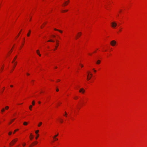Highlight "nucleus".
Segmentation results:
<instances>
[{"instance_id":"nucleus-5","label":"nucleus","mask_w":147,"mask_h":147,"mask_svg":"<svg viewBox=\"0 0 147 147\" xmlns=\"http://www.w3.org/2000/svg\"><path fill=\"white\" fill-rule=\"evenodd\" d=\"M111 24L112 27L113 28L115 27L117 25V23L115 22H112L111 23Z\"/></svg>"},{"instance_id":"nucleus-48","label":"nucleus","mask_w":147,"mask_h":147,"mask_svg":"<svg viewBox=\"0 0 147 147\" xmlns=\"http://www.w3.org/2000/svg\"><path fill=\"white\" fill-rule=\"evenodd\" d=\"M5 87H3V89H5Z\"/></svg>"},{"instance_id":"nucleus-40","label":"nucleus","mask_w":147,"mask_h":147,"mask_svg":"<svg viewBox=\"0 0 147 147\" xmlns=\"http://www.w3.org/2000/svg\"><path fill=\"white\" fill-rule=\"evenodd\" d=\"M10 87H13V86L12 85H11Z\"/></svg>"},{"instance_id":"nucleus-53","label":"nucleus","mask_w":147,"mask_h":147,"mask_svg":"<svg viewBox=\"0 0 147 147\" xmlns=\"http://www.w3.org/2000/svg\"><path fill=\"white\" fill-rule=\"evenodd\" d=\"M89 54L90 55H91V54Z\"/></svg>"},{"instance_id":"nucleus-26","label":"nucleus","mask_w":147,"mask_h":147,"mask_svg":"<svg viewBox=\"0 0 147 147\" xmlns=\"http://www.w3.org/2000/svg\"><path fill=\"white\" fill-rule=\"evenodd\" d=\"M18 130V129H16V130H15L14 131V132H13V134H15V133Z\"/></svg>"},{"instance_id":"nucleus-17","label":"nucleus","mask_w":147,"mask_h":147,"mask_svg":"<svg viewBox=\"0 0 147 147\" xmlns=\"http://www.w3.org/2000/svg\"><path fill=\"white\" fill-rule=\"evenodd\" d=\"M5 109L4 108H3L2 109V110H1V112H4L5 111Z\"/></svg>"},{"instance_id":"nucleus-51","label":"nucleus","mask_w":147,"mask_h":147,"mask_svg":"<svg viewBox=\"0 0 147 147\" xmlns=\"http://www.w3.org/2000/svg\"><path fill=\"white\" fill-rule=\"evenodd\" d=\"M41 28H42V26H41Z\"/></svg>"},{"instance_id":"nucleus-38","label":"nucleus","mask_w":147,"mask_h":147,"mask_svg":"<svg viewBox=\"0 0 147 147\" xmlns=\"http://www.w3.org/2000/svg\"><path fill=\"white\" fill-rule=\"evenodd\" d=\"M32 138H33L32 137L30 138V140H32Z\"/></svg>"},{"instance_id":"nucleus-52","label":"nucleus","mask_w":147,"mask_h":147,"mask_svg":"<svg viewBox=\"0 0 147 147\" xmlns=\"http://www.w3.org/2000/svg\"><path fill=\"white\" fill-rule=\"evenodd\" d=\"M119 31H121V30H119Z\"/></svg>"},{"instance_id":"nucleus-21","label":"nucleus","mask_w":147,"mask_h":147,"mask_svg":"<svg viewBox=\"0 0 147 147\" xmlns=\"http://www.w3.org/2000/svg\"><path fill=\"white\" fill-rule=\"evenodd\" d=\"M39 131L38 130H37L35 131V133L36 134H38V133L39 132Z\"/></svg>"},{"instance_id":"nucleus-12","label":"nucleus","mask_w":147,"mask_h":147,"mask_svg":"<svg viewBox=\"0 0 147 147\" xmlns=\"http://www.w3.org/2000/svg\"><path fill=\"white\" fill-rule=\"evenodd\" d=\"M30 32H31V31L30 30L29 31V32L27 34V36H30Z\"/></svg>"},{"instance_id":"nucleus-34","label":"nucleus","mask_w":147,"mask_h":147,"mask_svg":"<svg viewBox=\"0 0 147 147\" xmlns=\"http://www.w3.org/2000/svg\"><path fill=\"white\" fill-rule=\"evenodd\" d=\"M34 143H35V144H37L38 142H34Z\"/></svg>"},{"instance_id":"nucleus-42","label":"nucleus","mask_w":147,"mask_h":147,"mask_svg":"<svg viewBox=\"0 0 147 147\" xmlns=\"http://www.w3.org/2000/svg\"><path fill=\"white\" fill-rule=\"evenodd\" d=\"M60 81V80H59L58 79V80H57V82H59Z\"/></svg>"},{"instance_id":"nucleus-13","label":"nucleus","mask_w":147,"mask_h":147,"mask_svg":"<svg viewBox=\"0 0 147 147\" xmlns=\"http://www.w3.org/2000/svg\"><path fill=\"white\" fill-rule=\"evenodd\" d=\"M42 123L41 122H40L39 123L38 125V126L40 127V125L42 124Z\"/></svg>"},{"instance_id":"nucleus-14","label":"nucleus","mask_w":147,"mask_h":147,"mask_svg":"<svg viewBox=\"0 0 147 147\" xmlns=\"http://www.w3.org/2000/svg\"><path fill=\"white\" fill-rule=\"evenodd\" d=\"M9 108V107L8 106H6L5 107V109L6 110H7Z\"/></svg>"},{"instance_id":"nucleus-29","label":"nucleus","mask_w":147,"mask_h":147,"mask_svg":"<svg viewBox=\"0 0 147 147\" xmlns=\"http://www.w3.org/2000/svg\"><path fill=\"white\" fill-rule=\"evenodd\" d=\"M65 115H64V116H65V117H67V113L66 112H65Z\"/></svg>"},{"instance_id":"nucleus-32","label":"nucleus","mask_w":147,"mask_h":147,"mask_svg":"<svg viewBox=\"0 0 147 147\" xmlns=\"http://www.w3.org/2000/svg\"><path fill=\"white\" fill-rule=\"evenodd\" d=\"M60 122L61 123H63V120L62 119H61V120L60 121Z\"/></svg>"},{"instance_id":"nucleus-8","label":"nucleus","mask_w":147,"mask_h":147,"mask_svg":"<svg viewBox=\"0 0 147 147\" xmlns=\"http://www.w3.org/2000/svg\"><path fill=\"white\" fill-rule=\"evenodd\" d=\"M54 30H56V31H59L61 33H62V31H61V30H58V29H57L56 28H55L54 29Z\"/></svg>"},{"instance_id":"nucleus-20","label":"nucleus","mask_w":147,"mask_h":147,"mask_svg":"<svg viewBox=\"0 0 147 147\" xmlns=\"http://www.w3.org/2000/svg\"><path fill=\"white\" fill-rule=\"evenodd\" d=\"M32 106L31 105H30L29 106V108L31 110V108H32Z\"/></svg>"},{"instance_id":"nucleus-9","label":"nucleus","mask_w":147,"mask_h":147,"mask_svg":"<svg viewBox=\"0 0 147 147\" xmlns=\"http://www.w3.org/2000/svg\"><path fill=\"white\" fill-rule=\"evenodd\" d=\"M17 62H15V63H14V66H13V69L12 70V71L15 68V67L16 66V65L17 64Z\"/></svg>"},{"instance_id":"nucleus-46","label":"nucleus","mask_w":147,"mask_h":147,"mask_svg":"<svg viewBox=\"0 0 147 147\" xmlns=\"http://www.w3.org/2000/svg\"><path fill=\"white\" fill-rule=\"evenodd\" d=\"M4 90V89H3V90L2 91V92H3V91Z\"/></svg>"},{"instance_id":"nucleus-2","label":"nucleus","mask_w":147,"mask_h":147,"mask_svg":"<svg viewBox=\"0 0 147 147\" xmlns=\"http://www.w3.org/2000/svg\"><path fill=\"white\" fill-rule=\"evenodd\" d=\"M92 76V74L90 72H88V74L87 76V80H89L91 79Z\"/></svg>"},{"instance_id":"nucleus-1","label":"nucleus","mask_w":147,"mask_h":147,"mask_svg":"<svg viewBox=\"0 0 147 147\" xmlns=\"http://www.w3.org/2000/svg\"><path fill=\"white\" fill-rule=\"evenodd\" d=\"M18 140L17 139H16L13 140H12V141L9 144V145L10 146H12Z\"/></svg>"},{"instance_id":"nucleus-25","label":"nucleus","mask_w":147,"mask_h":147,"mask_svg":"<svg viewBox=\"0 0 147 147\" xmlns=\"http://www.w3.org/2000/svg\"><path fill=\"white\" fill-rule=\"evenodd\" d=\"M32 105H34V104H35V102H34V100L32 101Z\"/></svg>"},{"instance_id":"nucleus-16","label":"nucleus","mask_w":147,"mask_h":147,"mask_svg":"<svg viewBox=\"0 0 147 147\" xmlns=\"http://www.w3.org/2000/svg\"><path fill=\"white\" fill-rule=\"evenodd\" d=\"M15 120V119H13L12 121H11V122L9 123V124H11L13 121H14Z\"/></svg>"},{"instance_id":"nucleus-55","label":"nucleus","mask_w":147,"mask_h":147,"mask_svg":"<svg viewBox=\"0 0 147 147\" xmlns=\"http://www.w3.org/2000/svg\"><path fill=\"white\" fill-rule=\"evenodd\" d=\"M31 20V19H30V20Z\"/></svg>"},{"instance_id":"nucleus-54","label":"nucleus","mask_w":147,"mask_h":147,"mask_svg":"<svg viewBox=\"0 0 147 147\" xmlns=\"http://www.w3.org/2000/svg\"><path fill=\"white\" fill-rule=\"evenodd\" d=\"M23 45H24V43H22Z\"/></svg>"},{"instance_id":"nucleus-7","label":"nucleus","mask_w":147,"mask_h":147,"mask_svg":"<svg viewBox=\"0 0 147 147\" xmlns=\"http://www.w3.org/2000/svg\"><path fill=\"white\" fill-rule=\"evenodd\" d=\"M57 43H56V45H57V46H55V49L54 50V51H55L56 49H57V48L58 46H59V44L58 43L59 41L58 40H57Z\"/></svg>"},{"instance_id":"nucleus-23","label":"nucleus","mask_w":147,"mask_h":147,"mask_svg":"<svg viewBox=\"0 0 147 147\" xmlns=\"http://www.w3.org/2000/svg\"><path fill=\"white\" fill-rule=\"evenodd\" d=\"M39 52V51L38 50H37L36 53L38 54H39V53H40Z\"/></svg>"},{"instance_id":"nucleus-6","label":"nucleus","mask_w":147,"mask_h":147,"mask_svg":"<svg viewBox=\"0 0 147 147\" xmlns=\"http://www.w3.org/2000/svg\"><path fill=\"white\" fill-rule=\"evenodd\" d=\"M85 91V90H84L83 88H81L79 90V92H80L82 93H84Z\"/></svg>"},{"instance_id":"nucleus-33","label":"nucleus","mask_w":147,"mask_h":147,"mask_svg":"<svg viewBox=\"0 0 147 147\" xmlns=\"http://www.w3.org/2000/svg\"><path fill=\"white\" fill-rule=\"evenodd\" d=\"M26 145V144L25 143H24L23 145V146H25Z\"/></svg>"},{"instance_id":"nucleus-41","label":"nucleus","mask_w":147,"mask_h":147,"mask_svg":"<svg viewBox=\"0 0 147 147\" xmlns=\"http://www.w3.org/2000/svg\"><path fill=\"white\" fill-rule=\"evenodd\" d=\"M27 75H28V76H29V75H30V74H28V73H27Z\"/></svg>"},{"instance_id":"nucleus-18","label":"nucleus","mask_w":147,"mask_h":147,"mask_svg":"<svg viewBox=\"0 0 147 147\" xmlns=\"http://www.w3.org/2000/svg\"><path fill=\"white\" fill-rule=\"evenodd\" d=\"M48 42H54V41L52 40H49Z\"/></svg>"},{"instance_id":"nucleus-28","label":"nucleus","mask_w":147,"mask_h":147,"mask_svg":"<svg viewBox=\"0 0 147 147\" xmlns=\"http://www.w3.org/2000/svg\"><path fill=\"white\" fill-rule=\"evenodd\" d=\"M67 2L66 1V2H65L64 3V6H65V5H66V3H67ZM67 4H66V5H67Z\"/></svg>"},{"instance_id":"nucleus-10","label":"nucleus","mask_w":147,"mask_h":147,"mask_svg":"<svg viewBox=\"0 0 147 147\" xmlns=\"http://www.w3.org/2000/svg\"><path fill=\"white\" fill-rule=\"evenodd\" d=\"M17 58V56H16L14 58L13 60L12 61V63H13L15 61L16 59Z\"/></svg>"},{"instance_id":"nucleus-15","label":"nucleus","mask_w":147,"mask_h":147,"mask_svg":"<svg viewBox=\"0 0 147 147\" xmlns=\"http://www.w3.org/2000/svg\"><path fill=\"white\" fill-rule=\"evenodd\" d=\"M28 124V123L27 122H24V123H23V124L24 125H27Z\"/></svg>"},{"instance_id":"nucleus-35","label":"nucleus","mask_w":147,"mask_h":147,"mask_svg":"<svg viewBox=\"0 0 147 147\" xmlns=\"http://www.w3.org/2000/svg\"><path fill=\"white\" fill-rule=\"evenodd\" d=\"M40 56H41V55L40 54V53H39V54H38Z\"/></svg>"},{"instance_id":"nucleus-19","label":"nucleus","mask_w":147,"mask_h":147,"mask_svg":"<svg viewBox=\"0 0 147 147\" xmlns=\"http://www.w3.org/2000/svg\"><path fill=\"white\" fill-rule=\"evenodd\" d=\"M58 134H57L55 135V136H54L53 137V138H56V137L57 136H58Z\"/></svg>"},{"instance_id":"nucleus-11","label":"nucleus","mask_w":147,"mask_h":147,"mask_svg":"<svg viewBox=\"0 0 147 147\" xmlns=\"http://www.w3.org/2000/svg\"><path fill=\"white\" fill-rule=\"evenodd\" d=\"M100 63V61L99 60H98L96 62V63L97 64H99Z\"/></svg>"},{"instance_id":"nucleus-45","label":"nucleus","mask_w":147,"mask_h":147,"mask_svg":"<svg viewBox=\"0 0 147 147\" xmlns=\"http://www.w3.org/2000/svg\"><path fill=\"white\" fill-rule=\"evenodd\" d=\"M57 68V66H56L55 67V68Z\"/></svg>"},{"instance_id":"nucleus-44","label":"nucleus","mask_w":147,"mask_h":147,"mask_svg":"<svg viewBox=\"0 0 147 147\" xmlns=\"http://www.w3.org/2000/svg\"><path fill=\"white\" fill-rule=\"evenodd\" d=\"M38 103H39V104H40V101H39L38 102Z\"/></svg>"},{"instance_id":"nucleus-37","label":"nucleus","mask_w":147,"mask_h":147,"mask_svg":"<svg viewBox=\"0 0 147 147\" xmlns=\"http://www.w3.org/2000/svg\"><path fill=\"white\" fill-rule=\"evenodd\" d=\"M93 70H94V71L95 72H96V70H94V69H93Z\"/></svg>"},{"instance_id":"nucleus-43","label":"nucleus","mask_w":147,"mask_h":147,"mask_svg":"<svg viewBox=\"0 0 147 147\" xmlns=\"http://www.w3.org/2000/svg\"><path fill=\"white\" fill-rule=\"evenodd\" d=\"M81 67H83V65H81Z\"/></svg>"},{"instance_id":"nucleus-30","label":"nucleus","mask_w":147,"mask_h":147,"mask_svg":"<svg viewBox=\"0 0 147 147\" xmlns=\"http://www.w3.org/2000/svg\"><path fill=\"white\" fill-rule=\"evenodd\" d=\"M12 134V132H9V135H11Z\"/></svg>"},{"instance_id":"nucleus-4","label":"nucleus","mask_w":147,"mask_h":147,"mask_svg":"<svg viewBox=\"0 0 147 147\" xmlns=\"http://www.w3.org/2000/svg\"><path fill=\"white\" fill-rule=\"evenodd\" d=\"M82 33L80 32H79L78 34L76 36V39H77L79 37H80Z\"/></svg>"},{"instance_id":"nucleus-49","label":"nucleus","mask_w":147,"mask_h":147,"mask_svg":"<svg viewBox=\"0 0 147 147\" xmlns=\"http://www.w3.org/2000/svg\"><path fill=\"white\" fill-rule=\"evenodd\" d=\"M19 34H18V36H17V37H18L19 36Z\"/></svg>"},{"instance_id":"nucleus-31","label":"nucleus","mask_w":147,"mask_h":147,"mask_svg":"<svg viewBox=\"0 0 147 147\" xmlns=\"http://www.w3.org/2000/svg\"><path fill=\"white\" fill-rule=\"evenodd\" d=\"M56 90L57 92H58L59 91V89L58 88H57Z\"/></svg>"},{"instance_id":"nucleus-22","label":"nucleus","mask_w":147,"mask_h":147,"mask_svg":"<svg viewBox=\"0 0 147 147\" xmlns=\"http://www.w3.org/2000/svg\"><path fill=\"white\" fill-rule=\"evenodd\" d=\"M68 11V10H63L62 11V12H65L67 11Z\"/></svg>"},{"instance_id":"nucleus-3","label":"nucleus","mask_w":147,"mask_h":147,"mask_svg":"<svg viewBox=\"0 0 147 147\" xmlns=\"http://www.w3.org/2000/svg\"><path fill=\"white\" fill-rule=\"evenodd\" d=\"M116 43V42L115 40H112L111 41L110 44H111V45L112 46H115V45Z\"/></svg>"},{"instance_id":"nucleus-47","label":"nucleus","mask_w":147,"mask_h":147,"mask_svg":"<svg viewBox=\"0 0 147 147\" xmlns=\"http://www.w3.org/2000/svg\"><path fill=\"white\" fill-rule=\"evenodd\" d=\"M32 136V134H31L30 135V136Z\"/></svg>"},{"instance_id":"nucleus-50","label":"nucleus","mask_w":147,"mask_h":147,"mask_svg":"<svg viewBox=\"0 0 147 147\" xmlns=\"http://www.w3.org/2000/svg\"><path fill=\"white\" fill-rule=\"evenodd\" d=\"M67 2H69V1H68Z\"/></svg>"},{"instance_id":"nucleus-36","label":"nucleus","mask_w":147,"mask_h":147,"mask_svg":"<svg viewBox=\"0 0 147 147\" xmlns=\"http://www.w3.org/2000/svg\"><path fill=\"white\" fill-rule=\"evenodd\" d=\"M56 140H58V139L55 138Z\"/></svg>"},{"instance_id":"nucleus-39","label":"nucleus","mask_w":147,"mask_h":147,"mask_svg":"<svg viewBox=\"0 0 147 147\" xmlns=\"http://www.w3.org/2000/svg\"><path fill=\"white\" fill-rule=\"evenodd\" d=\"M53 36L54 37H55V36L54 35H53Z\"/></svg>"},{"instance_id":"nucleus-24","label":"nucleus","mask_w":147,"mask_h":147,"mask_svg":"<svg viewBox=\"0 0 147 147\" xmlns=\"http://www.w3.org/2000/svg\"><path fill=\"white\" fill-rule=\"evenodd\" d=\"M78 98V96H75L74 97V99H77Z\"/></svg>"},{"instance_id":"nucleus-27","label":"nucleus","mask_w":147,"mask_h":147,"mask_svg":"<svg viewBox=\"0 0 147 147\" xmlns=\"http://www.w3.org/2000/svg\"><path fill=\"white\" fill-rule=\"evenodd\" d=\"M37 136L36 137V139H37L38 137H39V135L38 134H37Z\"/></svg>"}]
</instances>
